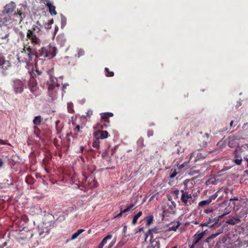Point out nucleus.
<instances>
[{
    "mask_svg": "<svg viewBox=\"0 0 248 248\" xmlns=\"http://www.w3.org/2000/svg\"><path fill=\"white\" fill-rule=\"evenodd\" d=\"M41 24L38 21L36 22V24L32 26L31 29H29L27 32V37L31 44L34 45H40L41 42L40 39L41 35Z\"/></svg>",
    "mask_w": 248,
    "mask_h": 248,
    "instance_id": "obj_1",
    "label": "nucleus"
},
{
    "mask_svg": "<svg viewBox=\"0 0 248 248\" xmlns=\"http://www.w3.org/2000/svg\"><path fill=\"white\" fill-rule=\"evenodd\" d=\"M56 48L51 45L42 47L36 52V57L42 60L51 59L56 56Z\"/></svg>",
    "mask_w": 248,
    "mask_h": 248,
    "instance_id": "obj_2",
    "label": "nucleus"
},
{
    "mask_svg": "<svg viewBox=\"0 0 248 248\" xmlns=\"http://www.w3.org/2000/svg\"><path fill=\"white\" fill-rule=\"evenodd\" d=\"M48 92L52 98L55 97L57 91L59 89L60 85L57 82V79L54 77H50L47 81Z\"/></svg>",
    "mask_w": 248,
    "mask_h": 248,
    "instance_id": "obj_3",
    "label": "nucleus"
},
{
    "mask_svg": "<svg viewBox=\"0 0 248 248\" xmlns=\"http://www.w3.org/2000/svg\"><path fill=\"white\" fill-rule=\"evenodd\" d=\"M175 208L176 204L175 202L169 198L166 203V205L164 206L162 217H168L170 214H174Z\"/></svg>",
    "mask_w": 248,
    "mask_h": 248,
    "instance_id": "obj_4",
    "label": "nucleus"
},
{
    "mask_svg": "<svg viewBox=\"0 0 248 248\" xmlns=\"http://www.w3.org/2000/svg\"><path fill=\"white\" fill-rule=\"evenodd\" d=\"M181 193L180 201L185 206L191 205L193 202V198L191 193L184 190H180Z\"/></svg>",
    "mask_w": 248,
    "mask_h": 248,
    "instance_id": "obj_5",
    "label": "nucleus"
},
{
    "mask_svg": "<svg viewBox=\"0 0 248 248\" xmlns=\"http://www.w3.org/2000/svg\"><path fill=\"white\" fill-rule=\"evenodd\" d=\"M12 87L15 93H21L26 88L25 82L18 79H15L12 82Z\"/></svg>",
    "mask_w": 248,
    "mask_h": 248,
    "instance_id": "obj_6",
    "label": "nucleus"
},
{
    "mask_svg": "<svg viewBox=\"0 0 248 248\" xmlns=\"http://www.w3.org/2000/svg\"><path fill=\"white\" fill-rule=\"evenodd\" d=\"M9 37L11 39H14L15 35L13 34V32L9 31L8 28L6 26L0 27V38L1 39H7V41L8 42Z\"/></svg>",
    "mask_w": 248,
    "mask_h": 248,
    "instance_id": "obj_7",
    "label": "nucleus"
},
{
    "mask_svg": "<svg viewBox=\"0 0 248 248\" xmlns=\"http://www.w3.org/2000/svg\"><path fill=\"white\" fill-rule=\"evenodd\" d=\"M25 48V47H24ZM21 55L20 56L21 60H20V57H18V60L19 62H30L32 61V53H28L25 49V48H24L22 51L21 52Z\"/></svg>",
    "mask_w": 248,
    "mask_h": 248,
    "instance_id": "obj_8",
    "label": "nucleus"
},
{
    "mask_svg": "<svg viewBox=\"0 0 248 248\" xmlns=\"http://www.w3.org/2000/svg\"><path fill=\"white\" fill-rule=\"evenodd\" d=\"M11 66L9 61L5 60L4 57L0 54V70H1L2 73H4Z\"/></svg>",
    "mask_w": 248,
    "mask_h": 248,
    "instance_id": "obj_9",
    "label": "nucleus"
},
{
    "mask_svg": "<svg viewBox=\"0 0 248 248\" xmlns=\"http://www.w3.org/2000/svg\"><path fill=\"white\" fill-rule=\"evenodd\" d=\"M163 232L161 228L155 227L149 230L146 233V235H149L151 237V239L152 240L155 237L154 234H160L159 236H162L161 233Z\"/></svg>",
    "mask_w": 248,
    "mask_h": 248,
    "instance_id": "obj_10",
    "label": "nucleus"
},
{
    "mask_svg": "<svg viewBox=\"0 0 248 248\" xmlns=\"http://www.w3.org/2000/svg\"><path fill=\"white\" fill-rule=\"evenodd\" d=\"M205 234V231H202V232H200L199 231L197 232L193 236V240L192 245L195 246L200 242V241L202 240Z\"/></svg>",
    "mask_w": 248,
    "mask_h": 248,
    "instance_id": "obj_11",
    "label": "nucleus"
},
{
    "mask_svg": "<svg viewBox=\"0 0 248 248\" xmlns=\"http://www.w3.org/2000/svg\"><path fill=\"white\" fill-rule=\"evenodd\" d=\"M163 239L162 236H157L153 239H150V245L152 248H160V239Z\"/></svg>",
    "mask_w": 248,
    "mask_h": 248,
    "instance_id": "obj_12",
    "label": "nucleus"
},
{
    "mask_svg": "<svg viewBox=\"0 0 248 248\" xmlns=\"http://www.w3.org/2000/svg\"><path fill=\"white\" fill-rule=\"evenodd\" d=\"M109 136V134L107 131L98 130L94 134V136L97 140L105 139L107 138Z\"/></svg>",
    "mask_w": 248,
    "mask_h": 248,
    "instance_id": "obj_13",
    "label": "nucleus"
},
{
    "mask_svg": "<svg viewBox=\"0 0 248 248\" xmlns=\"http://www.w3.org/2000/svg\"><path fill=\"white\" fill-rule=\"evenodd\" d=\"M28 86L31 92L33 93L37 90L36 80L33 78H31L28 82Z\"/></svg>",
    "mask_w": 248,
    "mask_h": 248,
    "instance_id": "obj_14",
    "label": "nucleus"
},
{
    "mask_svg": "<svg viewBox=\"0 0 248 248\" xmlns=\"http://www.w3.org/2000/svg\"><path fill=\"white\" fill-rule=\"evenodd\" d=\"M22 8L20 9H17V12L15 13L14 15V18L17 17L18 18H14V20L17 21H19V23H21L23 19L25 17V14L22 11Z\"/></svg>",
    "mask_w": 248,
    "mask_h": 248,
    "instance_id": "obj_15",
    "label": "nucleus"
},
{
    "mask_svg": "<svg viewBox=\"0 0 248 248\" xmlns=\"http://www.w3.org/2000/svg\"><path fill=\"white\" fill-rule=\"evenodd\" d=\"M16 8L15 3L13 2H11V3L7 4L4 7V12H5V15H7L12 13Z\"/></svg>",
    "mask_w": 248,
    "mask_h": 248,
    "instance_id": "obj_16",
    "label": "nucleus"
},
{
    "mask_svg": "<svg viewBox=\"0 0 248 248\" xmlns=\"http://www.w3.org/2000/svg\"><path fill=\"white\" fill-rule=\"evenodd\" d=\"M247 216V213L244 209H242L240 212H238V210L236 211V216L240 219V221L244 220Z\"/></svg>",
    "mask_w": 248,
    "mask_h": 248,
    "instance_id": "obj_17",
    "label": "nucleus"
},
{
    "mask_svg": "<svg viewBox=\"0 0 248 248\" xmlns=\"http://www.w3.org/2000/svg\"><path fill=\"white\" fill-rule=\"evenodd\" d=\"M234 158L233 162L237 165H240L242 162V158L240 155H239L237 151L235 150L234 151Z\"/></svg>",
    "mask_w": 248,
    "mask_h": 248,
    "instance_id": "obj_18",
    "label": "nucleus"
},
{
    "mask_svg": "<svg viewBox=\"0 0 248 248\" xmlns=\"http://www.w3.org/2000/svg\"><path fill=\"white\" fill-rule=\"evenodd\" d=\"M10 19L9 15L3 14L0 16V27H2V26L5 24Z\"/></svg>",
    "mask_w": 248,
    "mask_h": 248,
    "instance_id": "obj_19",
    "label": "nucleus"
},
{
    "mask_svg": "<svg viewBox=\"0 0 248 248\" xmlns=\"http://www.w3.org/2000/svg\"><path fill=\"white\" fill-rule=\"evenodd\" d=\"M101 119L105 122L109 123V118L113 116L111 112H105L100 114Z\"/></svg>",
    "mask_w": 248,
    "mask_h": 248,
    "instance_id": "obj_20",
    "label": "nucleus"
},
{
    "mask_svg": "<svg viewBox=\"0 0 248 248\" xmlns=\"http://www.w3.org/2000/svg\"><path fill=\"white\" fill-rule=\"evenodd\" d=\"M240 222L241 221H240V219H238V218L236 216L235 217H233L229 218L226 221V223L229 225H234L240 223Z\"/></svg>",
    "mask_w": 248,
    "mask_h": 248,
    "instance_id": "obj_21",
    "label": "nucleus"
},
{
    "mask_svg": "<svg viewBox=\"0 0 248 248\" xmlns=\"http://www.w3.org/2000/svg\"><path fill=\"white\" fill-rule=\"evenodd\" d=\"M181 225V223L179 221H177L175 222H172L170 224V226L168 231H176L178 228Z\"/></svg>",
    "mask_w": 248,
    "mask_h": 248,
    "instance_id": "obj_22",
    "label": "nucleus"
},
{
    "mask_svg": "<svg viewBox=\"0 0 248 248\" xmlns=\"http://www.w3.org/2000/svg\"><path fill=\"white\" fill-rule=\"evenodd\" d=\"M196 154V158L194 160V162L197 161L198 160H200L201 159H204L205 157L204 155H202V153H199V152H194L191 154L190 158V159H192V157L194 156Z\"/></svg>",
    "mask_w": 248,
    "mask_h": 248,
    "instance_id": "obj_23",
    "label": "nucleus"
},
{
    "mask_svg": "<svg viewBox=\"0 0 248 248\" xmlns=\"http://www.w3.org/2000/svg\"><path fill=\"white\" fill-rule=\"evenodd\" d=\"M47 7L48 9L49 12L51 16H54L57 14V11H56V7L51 3L49 4Z\"/></svg>",
    "mask_w": 248,
    "mask_h": 248,
    "instance_id": "obj_24",
    "label": "nucleus"
},
{
    "mask_svg": "<svg viewBox=\"0 0 248 248\" xmlns=\"http://www.w3.org/2000/svg\"><path fill=\"white\" fill-rule=\"evenodd\" d=\"M12 31L13 32V34L15 35L14 39H16V34L19 35L21 38H23L24 37V34L23 32L20 31L17 28H14Z\"/></svg>",
    "mask_w": 248,
    "mask_h": 248,
    "instance_id": "obj_25",
    "label": "nucleus"
},
{
    "mask_svg": "<svg viewBox=\"0 0 248 248\" xmlns=\"http://www.w3.org/2000/svg\"><path fill=\"white\" fill-rule=\"evenodd\" d=\"M43 118L40 115L34 117L33 123L35 125H40L42 122Z\"/></svg>",
    "mask_w": 248,
    "mask_h": 248,
    "instance_id": "obj_26",
    "label": "nucleus"
},
{
    "mask_svg": "<svg viewBox=\"0 0 248 248\" xmlns=\"http://www.w3.org/2000/svg\"><path fill=\"white\" fill-rule=\"evenodd\" d=\"M142 215V213L141 211L139 212L135 216H134L132 221V225H135L137 222L138 218Z\"/></svg>",
    "mask_w": 248,
    "mask_h": 248,
    "instance_id": "obj_27",
    "label": "nucleus"
},
{
    "mask_svg": "<svg viewBox=\"0 0 248 248\" xmlns=\"http://www.w3.org/2000/svg\"><path fill=\"white\" fill-rule=\"evenodd\" d=\"M84 231L83 229H79L76 232H75L72 236L71 238V240H73L77 238L80 234H81L82 232Z\"/></svg>",
    "mask_w": 248,
    "mask_h": 248,
    "instance_id": "obj_28",
    "label": "nucleus"
},
{
    "mask_svg": "<svg viewBox=\"0 0 248 248\" xmlns=\"http://www.w3.org/2000/svg\"><path fill=\"white\" fill-rule=\"evenodd\" d=\"M145 219L146 221V225L149 226L153 223L154 217L153 215L148 216L146 217Z\"/></svg>",
    "mask_w": 248,
    "mask_h": 248,
    "instance_id": "obj_29",
    "label": "nucleus"
},
{
    "mask_svg": "<svg viewBox=\"0 0 248 248\" xmlns=\"http://www.w3.org/2000/svg\"><path fill=\"white\" fill-rule=\"evenodd\" d=\"M210 203V201L207 199V200L202 201L200 202L198 204V206L199 207H203L206 205L209 204Z\"/></svg>",
    "mask_w": 248,
    "mask_h": 248,
    "instance_id": "obj_30",
    "label": "nucleus"
},
{
    "mask_svg": "<svg viewBox=\"0 0 248 248\" xmlns=\"http://www.w3.org/2000/svg\"><path fill=\"white\" fill-rule=\"evenodd\" d=\"M53 23H54V20H53V19H51L49 20L47 23H46L44 24V27L45 28V29H46L47 30L50 29L51 28V25L52 24H53Z\"/></svg>",
    "mask_w": 248,
    "mask_h": 248,
    "instance_id": "obj_31",
    "label": "nucleus"
},
{
    "mask_svg": "<svg viewBox=\"0 0 248 248\" xmlns=\"http://www.w3.org/2000/svg\"><path fill=\"white\" fill-rule=\"evenodd\" d=\"M231 211H232L231 207H229V206L227 207L224 209L223 214L222 215L220 216L219 217H222L225 216V215L229 214L231 212Z\"/></svg>",
    "mask_w": 248,
    "mask_h": 248,
    "instance_id": "obj_32",
    "label": "nucleus"
},
{
    "mask_svg": "<svg viewBox=\"0 0 248 248\" xmlns=\"http://www.w3.org/2000/svg\"><path fill=\"white\" fill-rule=\"evenodd\" d=\"M223 232V230L222 229H219L218 230V232L212 234L210 236H209V238H210L211 240L214 239L219 234Z\"/></svg>",
    "mask_w": 248,
    "mask_h": 248,
    "instance_id": "obj_33",
    "label": "nucleus"
},
{
    "mask_svg": "<svg viewBox=\"0 0 248 248\" xmlns=\"http://www.w3.org/2000/svg\"><path fill=\"white\" fill-rule=\"evenodd\" d=\"M112 237V235L111 234H108L105 237H104L101 241V243H103L104 245H105L108 240L111 239Z\"/></svg>",
    "mask_w": 248,
    "mask_h": 248,
    "instance_id": "obj_34",
    "label": "nucleus"
},
{
    "mask_svg": "<svg viewBox=\"0 0 248 248\" xmlns=\"http://www.w3.org/2000/svg\"><path fill=\"white\" fill-rule=\"evenodd\" d=\"M34 128V135L37 137H39L40 136V134H41V130H40V129L37 127V126H34L33 127Z\"/></svg>",
    "mask_w": 248,
    "mask_h": 248,
    "instance_id": "obj_35",
    "label": "nucleus"
},
{
    "mask_svg": "<svg viewBox=\"0 0 248 248\" xmlns=\"http://www.w3.org/2000/svg\"><path fill=\"white\" fill-rule=\"evenodd\" d=\"M105 71L106 72V76L107 77H113L114 75V72L110 71L108 68H105Z\"/></svg>",
    "mask_w": 248,
    "mask_h": 248,
    "instance_id": "obj_36",
    "label": "nucleus"
},
{
    "mask_svg": "<svg viewBox=\"0 0 248 248\" xmlns=\"http://www.w3.org/2000/svg\"><path fill=\"white\" fill-rule=\"evenodd\" d=\"M209 136H210L209 134H207V133L205 134L203 136V138H205L206 139H205L203 141V142L202 143V146H204V145H206V143H207V142H208V141L209 140Z\"/></svg>",
    "mask_w": 248,
    "mask_h": 248,
    "instance_id": "obj_37",
    "label": "nucleus"
},
{
    "mask_svg": "<svg viewBox=\"0 0 248 248\" xmlns=\"http://www.w3.org/2000/svg\"><path fill=\"white\" fill-rule=\"evenodd\" d=\"M67 109L69 113H72L74 110L73 109V104L72 103H68L67 104Z\"/></svg>",
    "mask_w": 248,
    "mask_h": 248,
    "instance_id": "obj_38",
    "label": "nucleus"
},
{
    "mask_svg": "<svg viewBox=\"0 0 248 248\" xmlns=\"http://www.w3.org/2000/svg\"><path fill=\"white\" fill-rule=\"evenodd\" d=\"M84 51L82 49H78L77 50V54H75L76 57L79 58L84 54Z\"/></svg>",
    "mask_w": 248,
    "mask_h": 248,
    "instance_id": "obj_39",
    "label": "nucleus"
},
{
    "mask_svg": "<svg viewBox=\"0 0 248 248\" xmlns=\"http://www.w3.org/2000/svg\"><path fill=\"white\" fill-rule=\"evenodd\" d=\"M178 172L179 171H177L176 169H175L174 170H171L170 173V178H174Z\"/></svg>",
    "mask_w": 248,
    "mask_h": 248,
    "instance_id": "obj_40",
    "label": "nucleus"
},
{
    "mask_svg": "<svg viewBox=\"0 0 248 248\" xmlns=\"http://www.w3.org/2000/svg\"><path fill=\"white\" fill-rule=\"evenodd\" d=\"M99 144H100V141H99V140L96 139V140L93 141L92 145L94 148H95L96 149H99Z\"/></svg>",
    "mask_w": 248,
    "mask_h": 248,
    "instance_id": "obj_41",
    "label": "nucleus"
},
{
    "mask_svg": "<svg viewBox=\"0 0 248 248\" xmlns=\"http://www.w3.org/2000/svg\"><path fill=\"white\" fill-rule=\"evenodd\" d=\"M134 205H135L134 204H130L126 207V209L123 210H122V213H124L126 212H128L132 208H133L134 206Z\"/></svg>",
    "mask_w": 248,
    "mask_h": 248,
    "instance_id": "obj_42",
    "label": "nucleus"
},
{
    "mask_svg": "<svg viewBox=\"0 0 248 248\" xmlns=\"http://www.w3.org/2000/svg\"><path fill=\"white\" fill-rule=\"evenodd\" d=\"M219 217H215L214 218H213V224L211 225V226L210 227H213L215 225H216V224H217L219 221Z\"/></svg>",
    "mask_w": 248,
    "mask_h": 248,
    "instance_id": "obj_43",
    "label": "nucleus"
},
{
    "mask_svg": "<svg viewBox=\"0 0 248 248\" xmlns=\"http://www.w3.org/2000/svg\"><path fill=\"white\" fill-rule=\"evenodd\" d=\"M217 193H216L214 194H213V195L211 196L208 199V200L210 201V203H211L213 200H214L217 198Z\"/></svg>",
    "mask_w": 248,
    "mask_h": 248,
    "instance_id": "obj_44",
    "label": "nucleus"
},
{
    "mask_svg": "<svg viewBox=\"0 0 248 248\" xmlns=\"http://www.w3.org/2000/svg\"><path fill=\"white\" fill-rule=\"evenodd\" d=\"M42 2L47 7L49 4H50L52 2L50 0H42Z\"/></svg>",
    "mask_w": 248,
    "mask_h": 248,
    "instance_id": "obj_45",
    "label": "nucleus"
},
{
    "mask_svg": "<svg viewBox=\"0 0 248 248\" xmlns=\"http://www.w3.org/2000/svg\"><path fill=\"white\" fill-rule=\"evenodd\" d=\"M66 19L65 17H62V26H63L66 24Z\"/></svg>",
    "mask_w": 248,
    "mask_h": 248,
    "instance_id": "obj_46",
    "label": "nucleus"
},
{
    "mask_svg": "<svg viewBox=\"0 0 248 248\" xmlns=\"http://www.w3.org/2000/svg\"><path fill=\"white\" fill-rule=\"evenodd\" d=\"M102 157L104 159H107L108 157V153L107 152H104L102 154Z\"/></svg>",
    "mask_w": 248,
    "mask_h": 248,
    "instance_id": "obj_47",
    "label": "nucleus"
},
{
    "mask_svg": "<svg viewBox=\"0 0 248 248\" xmlns=\"http://www.w3.org/2000/svg\"><path fill=\"white\" fill-rule=\"evenodd\" d=\"M124 245V242L123 241H120L118 244L117 247L118 248H121Z\"/></svg>",
    "mask_w": 248,
    "mask_h": 248,
    "instance_id": "obj_48",
    "label": "nucleus"
},
{
    "mask_svg": "<svg viewBox=\"0 0 248 248\" xmlns=\"http://www.w3.org/2000/svg\"><path fill=\"white\" fill-rule=\"evenodd\" d=\"M81 127L79 125H77L75 128V131L78 132H81V131L80 130Z\"/></svg>",
    "mask_w": 248,
    "mask_h": 248,
    "instance_id": "obj_49",
    "label": "nucleus"
},
{
    "mask_svg": "<svg viewBox=\"0 0 248 248\" xmlns=\"http://www.w3.org/2000/svg\"><path fill=\"white\" fill-rule=\"evenodd\" d=\"M69 86V84H67V83H65L64 84H63L62 85V90L63 92H65V90L66 89L67 87Z\"/></svg>",
    "mask_w": 248,
    "mask_h": 248,
    "instance_id": "obj_50",
    "label": "nucleus"
},
{
    "mask_svg": "<svg viewBox=\"0 0 248 248\" xmlns=\"http://www.w3.org/2000/svg\"><path fill=\"white\" fill-rule=\"evenodd\" d=\"M200 226H202V227H203V226H209V227H210L211 225H209V222H205V223H201L200 224Z\"/></svg>",
    "mask_w": 248,
    "mask_h": 248,
    "instance_id": "obj_51",
    "label": "nucleus"
},
{
    "mask_svg": "<svg viewBox=\"0 0 248 248\" xmlns=\"http://www.w3.org/2000/svg\"><path fill=\"white\" fill-rule=\"evenodd\" d=\"M0 144H7V143L4 140H0ZM7 144L10 145V144H9V143H7Z\"/></svg>",
    "mask_w": 248,
    "mask_h": 248,
    "instance_id": "obj_52",
    "label": "nucleus"
},
{
    "mask_svg": "<svg viewBox=\"0 0 248 248\" xmlns=\"http://www.w3.org/2000/svg\"><path fill=\"white\" fill-rule=\"evenodd\" d=\"M123 213H122V209H121V212H120V213L119 214H118L117 216H116L115 217H118V218H119V217H122V214H123Z\"/></svg>",
    "mask_w": 248,
    "mask_h": 248,
    "instance_id": "obj_53",
    "label": "nucleus"
},
{
    "mask_svg": "<svg viewBox=\"0 0 248 248\" xmlns=\"http://www.w3.org/2000/svg\"><path fill=\"white\" fill-rule=\"evenodd\" d=\"M60 123V120H57L56 121V128L57 129V131H58V125Z\"/></svg>",
    "mask_w": 248,
    "mask_h": 248,
    "instance_id": "obj_54",
    "label": "nucleus"
},
{
    "mask_svg": "<svg viewBox=\"0 0 248 248\" xmlns=\"http://www.w3.org/2000/svg\"><path fill=\"white\" fill-rule=\"evenodd\" d=\"M26 49H27V52L28 53H31V47L30 46H29L28 47H26Z\"/></svg>",
    "mask_w": 248,
    "mask_h": 248,
    "instance_id": "obj_55",
    "label": "nucleus"
},
{
    "mask_svg": "<svg viewBox=\"0 0 248 248\" xmlns=\"http://www.w3.org/2000/svg\"><path fill=\"white\" fill-rule=\"evenodd\" d=\"M243 128L244 129H247L248 128V124L247 123L244 124L243 126Z\"/></svg>",
    "mask_w": 248,
    "mask_h": 248,
    "instance_id": "obj_56",
    "label": "nucleus"
},
{
    "mask_svg": "<svg viewBox=\"0 0 248 248\" xmlns=\"http://www.w3.org/2000/svg\"><path fill=\"white\" fill-rule=\"evenodd\" d=\"M212 211H213V210L212 209H207L204 211V212L208 214V213L212 212Z\"/></svg>",
    "mask_w": 248,
    "mask_h": 248,
    "instance_id": "obj_57",
    "label": "nucleus"
},
{
    "mask_svg": "<svg viewBox=\"0 0 248 248\" xmlns=\"http://www.w3.org/2000/svg\"><path fill=\"white\" fill-rule=\"evenodd\" d=\"M211 239L209 238V237H208L205 240V242L209 243Z\"/></svg>",
    "mask_w": 248,
    "mask_h": 248,
    "instance_id": "obj_58",
    "label": "nucleus"
},
{
    "mask_svg": "<svg viewBox=\"0 0 248 248\" xmlns=\"http://www.w3.org/2000/svg\"><path fill=\"white\" fill-rule=\"evenodd\" d=\"M4 163L1 158H0V168L3 166Z\"/></svg>",
    "mask_w": 248,
    "mask_h": 248,
    "instance_id": "obj_59",
    "label": "nucleus"
},
{
    "mask_svg": "<svg viewBox=\"0 0 248 248\" xmlns=\"http://www.w3.org/2000/svg\"><path fill=\"white\" fill-rule=\"evenodd\" d=\"M244 160L247 162V166L248 167V157L247 156L244 157Z\"/></svg>",
    "mask_w": 248,
    "mask_h": 248,
    "instance_id": "obj_60",
    "label": "nucleus"
},
{
    "mask_svg": "<svg viewBox=\"0 0 248 248\" xmlns=\"http://www.w3.org/2000/svg\"><path fill=\"white\" fill-rule=\"evenodd\" d=\"M104 245L101 242L98 245L97 248H103Z\"/></svg>",
    "mask_w": 248,
    "mask_h": 248,
    "instance_id": "obj_61",
    "label": "nucleus"
},
{
    "mask_svg": "<svg viewBox=\"0 0 248 248\" xmlns=\"http://www.w3.org/2000/svg\"><path fill=\"white\" fill-rule=\"evenodd\" d=\"M115 243V241H112L109 245V248H111Z\"/></svg>",
    "mask_w": 248,
    "mask_h": 248,
    "instance_id": "obj_62",
    "label": "nucleus"
},
{
    "mask_svg": "<svg viewBox=\"0 0 248 248\" xmlns=\"http://www.w3.org/2000/svg\"><path fill=\"white\" fill-rule=\"evenodd\" d=\"M233 121L232 120L230 123V128H232L233 127Z\"/></svg>",
    "mask_w": 248,
    "mask_h": 248,
    "instance_id": "obj_63",
    "label": "nucleus"
},
{
    "mask_svg": "<svg viewBox=\"0 0 248 248\" xmlns=\"http://www.w3.org/2000/svg\"><path fill=\"white\" fill-rule=\"evenodd\" d=\"M92 114H93V111H88V112L87 113V116L89 117L91 115H92Z\"/></svg>",
    "mask_w": 248,
    "mask_h": 248,
    "instance_id": "obj_64",
    "label": "nucleus"
}]
</instances>
